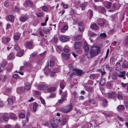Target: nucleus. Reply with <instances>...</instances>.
I'll return each instance as SVG.
<instances>
[{
  "label": "nucleus",
  "mask_w": 128,
  "mask_h": 128,
  "mask_svg": "<svg viewBox=\"0 0 128 128\" xmlns=\"http://www.w3.org/2000/svg\"><path fill=\"white\" fill-rule=\"evenodd\" d=\"M100 48L98 46H92L90 49V56H88L89 54H87L86 55L88 58L95 56L98 54L100 52Z\"/></svg>",
  "instance_id": "1"
},
{
  "label": "nucleus",
  "mask_w": 128,
  "mask_h": 128,
  "mask_svg": "<svg viewBox=\"0 0 128 128\" xmlns=\"http://www.w3.org/2000/svg\"><path fill=\"white\" fill-rule=\"evenodd\" d=\"M72 108V104L71 103L70 105L60 108V111L64 113H67L70 111Z\"/></svg>",
  "instance_id": "2"
},
{
  "label": "nucleus",
  "mask_w": 128,
  "mask_h": 128,
  "mask_svg": "<svg viewBox=\"0 0 128 128\" xmlns=\"http://www.w3.org/2000/svg\"><path fill=\"white\" fill-rule=\"evenodd\" d=\"M61 120L59 119H57L56 121H55L54 122H52L51 123V126L52 128H57L58 127V125L57 123H58V122H60Z\"/></svg>",
  "instance_id": "3"
},
{
  "label": "nucleus",
  "mask_w": 128,
  "mask_h": 128,
  "mask_svg": "<svg viewBox=\"0 0 128 128\" xmlns=\"http://www.w3.org/2000/svg\"><path fill=\"white\" fill-rule=\"evenodd\" d=\"M59 40L62 42H65L68 41L69 38H68L65 36H61L59 38Z\"/></svg>",
  "instance_id": "4"
},
{
  "label": "nucleus",
  "mask_w": 128,
  "mask_h": 128,
  "mask_svg": "<svg viewBox=\"0 0 128 128\" xmlns=\"http://www.w3.org/2000/svg\"><path fill=\"white\" fill-rule=\"evenodd\" d=\"M66 95V93L62 95L61 98L58 100V102L59 103H61L64 100H66V98L65 97Z\"/></svg>",
  "instance_id": "5"
},
{
  "label": "nucleus",
  "mask_w": 128,
  "mask_h": 128,
  "mask_svg": "<svg viewBox=\"0 0 128 128\" xmlns=\"http://www.w3.org/2000/svg\"><path fill=\"white\" fill-rule=\"evenodd\" d=\"M79 30L80 32H82L83 31L84 28V26L83 23L82 22H80L78 24Z\"/></svg>",
  "instance_id": "6"
},
{
  "label": "nucleus",
  "mask_w": 128,
  "mask_h": 128,
  "mask_svg": "<svg viewBox=\"0 0 128 128\" xmlns=\"http://www.w3.org/2000/svg\"><path fill=\"white\" fill-rule=\"evenodd\" d=\"M81 46V43L80 42H76L74 43V46L76 49L80 48Z\"/></svg>",
  "instance_id": "7"
},
{
  "label": "nucleus",
  "mask_w": 128,
  "mask_h": 128,
  "mask_svg": "<svg viewBox=\"0 0 128 128\" xmlns=\"http://www.w3.org/2000/svg\"><path fill=\"white\" fill-rule=\"evenodd\" d=\"M85 51L88 52L89 50L88 46L86 43V42H84V45L83 47Z\"/></svg>",
  "instance_id": "8"
},
{
  "label": "nucleus",
  "mask_w": 128,
  "mask_h": 128,
  "mask_svg": "<svg viewBox=\"0 0 128 128\" xmlns=\"http://www.w3.org/2000/svg\"><path fill=\"white\" fill-rule=\"evenodd\" d=\"M62 56L63 58L65 59H68L70 56V54H66L64 53H62Z\"/></svg>",
  "instance_id": "9"
},
{
  "label": "nucleus",
  "mask_w": 128,
  "mask_h": 128,
  "mask_svg": "<svg viewBox=\"0 0 128 128\" xmlns=\"http://www.w3.org/2000/svg\"><path fill=\"white\" fill-rule=\"evenodd\" d=\"M74 71H75L76 72L77 74L78 75H81L83 73V72L82 71L76 69H74Z\"/></svg>",
  "instance_id": "10"
},
{
  "label": "nucleus",
  "mask_w": 128,
  "mask_h": 128,
  "mask_svg": "<svg viewBox=\"0 0 128 128\" xmlns=\"http://www.w3.org/2000/svg\"><path fill=\"white\" fill-rule=\"evenodd\" d=\"M91 27L92 29L95 30H97L98 28V26L96 24L94 23L91 24Z\"/></svg>",
  "instance_id": "11"
},
{
  "label": "nucleus",
  "mask_w": 128,
  "mask_h": 128,
  "mask_svg": "<svg viewBox=\"0 0 128 128\" xmlns=\"http://www.w3.org/2000/svg\"><path fill=\"white\" fill-rule=\"evenodd\" d=\"M10 40V39L7 37H3L2 38V42H8Z\"/></svg>",
  "instance_id": "12"
},
{
  "label": "nucleus",
  "mask_w": 128,
  "mask_h": 128,
  "mask_svg": "<svg viewBox=\"0 0 128 128\" xmlns=\"http://www.w3.org/2000/svg\"><path fill=\"white\" fill-rule=\"evenodd\" d=\"M125 72L124 71L120 72L119 73V74L118 76L119 77H123L125 76Z\"/></svg>",
  "instance_id": "13"
},
{
  "label": "nucleus",
  "mask_w": 128,
  "mask_h": 128,
  "mask_svg": "<svg viewBox=\"0 0 128 128\" xmlns=\"http://www.w3.org/2000/svg\"><path fill=\"white\" fill-rule=\"evenodd\" d=\"M117 97L118 99L119 100H123V94L121 92L119 93L118 94Z\"/></svg>",
  "instance_id": "14"
},
{
  "label": "nucleus",
  "mask_w": 128,
  "mask_h": 128,
  "mask_svg": "<svg viewBox=\"0 0 128 128\" xmlns=\"http://www.w3.org/2000/svg\"><path fill=\"white\" fill-rule=\"evenodd\" d=\"M122 66L124 68H128V63L126 61H124L123 62L122 64Z\"/></svg>",
  "instance_id": "15"
},
{
  "label": "nucleus",
  "mask_w": 128,
  "mask_h": 128,
  "mask_svg": "<svg viewBox=\"0 0 128 128\" xmlns=\"http://www.w3.org/2000/svg\"><path fill=\"white\" fill-rule=\"evenodd\" d=\"M115 96L114 93L112 92H110L108 93V97L110 98H113Z\"/></svg>",
  "instance_id": "16"
},
{
  "label": "nucleus",
  "mask_w": 128,
  "mask_h": 128,
  "mask_svg": "<svg viewBox=\"0 0 128 128\" xmlns=\"http://www.w3.org/2000/svg\"><path fill=\"white\" fill-rule=\"evenodd\" d=\"M68 26L66 25H65L61 29V31L62 32H65L68 30Z\"/></svg>",
  "instance_id": "17"
},
{
  "label": "nucleus",
  "mask_w": 128,
  "mask_h": 128,
  "mask_svg": "<svg viewBox=\"0 0 128 128\" xmlns=\"http://www.w3.org/2000/svg\"><path fill=\"white\" fill-rule=\"evenodd\" d=\"M8 19L10 21H13L14 20V17L12 15H9L8 17Z\"/></svg>",
  "instance_id": "18"
},
{
  "label": "nucleus",
  "mask_w": 128,
  "mask_h": 128,
  "mask_svg": "<svg viewBox=\"0 0 128 128\" xmlns=\"http://www.w3.org/2000/svg\"><path fill=\"white\" fill-rule=\"evenodd\" d=\"M26 47L28 48H32V43L31 42H28L26 43Z\"/></svg>",
  "instance_id": "19"
},
{
  "label": "nucleus",
  "mask_w": 128,
  "mask_h": 128,
  "mask_svg": "<svg viewBox=\"0 0 128 128\" xmlns=\"http://www.w3.org/2000/svg\"><path fill=\"white\" fill-rule=\"evenodd\" d=\"M39 88L41 90H44L47 88V87L46 86L42 85L39 86Z\"/></svg>",
  "instance_id": "20"
},
{
  "label": "nucleus",
  "mask_w": 128,
  "mask_h": 128,
  "mask_svg": "<svg viewBox=\"0 0 128 128\" xmlns=\"http://www.w3.org/2000/svg\"><path fill=\"white\" fill-rule=\"evenodd\" d=\"M31 86L30 84L27 83L26 84L25 86V89L27 90H29L31 88Z\"/></svg>",
  "instance_id": "21"
},
{
  "label": "nucleus",
  "mask_w": 128,
  "mask_h": 128,
  "mask_svg": "<svg viewBox=\"0 0 128 128\" xmlns=\"http://www.w3.org/2000/svg\"><path fill=\"white\" fill-rule=\"evenodd\" d=\"M15 58L14 56L12 54H10L8 56V58L10 60H12Z\"/></svg>",
  "instance_id": "22"
},
{
  "label": "nucleus",
  "mask_w": 128,
  "mask_h": 128,
  "mask_svg": "<svg viewBox=\"0 0 128 128\" xmlns=\"http://www.w3.org/2000/svg\"><path fill=\"white\" fill-rule=\"evenodd\" d=\"M56 90V88L52 87L48 88V92H53L55 91Z\"/></svg>",
  "instance_id": "23"
},
{
  "label": "nucleus",
  "mask_w": 128,
  "mask_h": 128,
  "mask_svg": "<svg viewBox=\"0 0 128 128\" xmlns=\"http://www.w3.org/2000/svg\"><path fill=\"white\" fill-rule=\"evenodd\" d=\"M82 36L80 35H78L76 36L74 38V39L76 40H78L82 39Z\"/></svg>",
  "instance_id": "24"
},
{
  "label": "nucleus",
  "mask_w": 128,
  "mask_h": 128,
  "mask_svg": "<svg viewBox=\"0 0 128 128\" xmlns=\"http://www.w3.org/2000/svg\"><path fill=\"white\" fill-rule=\"evenodd\" d=\"M43 30L45 33L48 34L49 33L50 30L46 28H44Z\"/></svg>",
  "instance_id": "25"
},
{
  "label": "nucleus",
  "mask_w": 128,
  "mask_h": 128,
  "mask_svg": "<svg viewBox=\"0 0 128 128\" xmlns=\"http://www.w3.org/2000/svg\"><path fill=\"white\" fill-rule=\"evenodd\" d=\"M26 4L28 6H32V3L30 0H28L26 2Z\"/></svg>",
  "instance_id": "26"
},
{
  "label": "nucleus",
  "mask_w": 128,
  "mask_h": 128,
  "mask_svg": "<svg viewBox=\"0 0 128 128\" xmlns=\"http://www.w3.org/2000/svg\"><path fill=\"white\" fill-rule=\"evenodd\" d=\"M8 105H10L12 104L13 101L12 100L11 98H9L8 99Z\"/></svg>",
  "instance_id": "27"
},
{
  "label": "nucleus",
  "mask_w": 128,
  "mask_h": 128,
  "mask_svg": "<svg viewBox=\"0 0 128 128\" xmlns=\"http://www.w3.org/2000/svg\"><path fill=\"white\" fill-rule=\"evenodd\" d=\"M37 106V104L36 103H34V104L33 107V110L34 112H36V110Z\"/></svg>",
  "instance_id": "28"
},
{
  "label": "nucleus",
  "mask_w": 128,
  "mask_h": 128,
  "mask_svg": "<svg viewBox=\"0 0 128 128\" xmlns=\"http://www.w3.org/2000/svg\"><path fill=\"white\" fill-rule=\"evenodd\" d=\"M24 51L22 50L20 51L17 54V56H18L20 57H21L24 54Z\"/></svg>",
  "instance_id": "29"
},
{
  "label": "nucleus",
  "mask_w": 128,
  "mask_h": 128,
  "mask_svg": "<svg viewBox=\"0 0 128 128\" xmlns=\"http://www.w3.org/2000/svg\"><path fill=\"white\" fill-rule=\"evenodd\" d=\"M111 3L110 2H108V4L106 5V7L108 9L110 8L111 6Z\"/></svg>",
  "instance_id": "30"
},
{
  "label": "nucleus",
  "mask_w": 128,
  "mask_h": 128,
  "mask_svg": "<svg viewBox=\"0 0 128 128\" xmlns=\"http://www.w3.org/2000/svg\"><path fill=\"white\" fill-rule=\"evenodd\" d=\"M117 108L119 110H122L124 109V107L123 105H120L118 106Z\"/></svg>",
  "instance_id": "31"
},
{
  "label": "nucleus",
  "mask_w": 128,
  "mask_h": 128,
  "mask_svg": "<svg viewBox=\"0 0 128 128\" xmlns=\"http://www.w3.org/2000/svg\"><path fill=\"white\" fill-rule=\"evenodd\" d=\"M27 18L25 17H22L20 18V20L21 22H24L26 20Z\"/></svg>",
  "instance_id": "32"
},
{
  "label": "nucleus",
  "mask_w": 128,
  "mask_h": 128,
  "mask_svg": "<svg viewBox=\"0 0 128 128\" xmlns=\"http://www.w3.org/2000/svg\"><path fill=\"white\" fill-rule=\"evenodd\" d=\"M100 84L101 85H104L105 84V80L104 79L100 81Z\"/></svg>",
  "instance_id": "33"
},
{
  "label": "nucleus",
  "mask_w": 128,
  "mask_h": 128,
  "mask_svg": "<svg viewBox=\"0 0 128 128\" xmlns=\"http://www.w3.org/2000/svg\"><path fill=\"white\" fill-rule=\"evenodd\" d=\"M19 116V118H24L25 117V115L24 114L21 113L20 114Z\"/></svg>",
  "instance_id": "34"
},
{
  "label": "nucleus",
  "mask_w": 128,
  "mask_h": 128,
  "mask_svg": "<svg viewBox=\"0 0 128 128\" xmlns=\"http://www.w3.org/2000/svg\"><path fill=\"white\" fill-rule=\"evenodd\" d=\"M106 68L108 69L109 70L111 71L112 70H113L112 68L111 67H110V66L109 65H108V64H106Z\"/></svg>",
  "instance_id": "35"
},
{
  "label": "nucleus",
  "mask_w": 128,
  "mask_h": 128,
  "mask_svg": "<svg viewBox=\"0 0 128 128\" xmlns=\"http://www.w3.org/2000/svg\"><path fill=\"white\" fill-rule=\"evenodd\" d=\"M66 118H64L62 121L61 124L62 125H64L66 124Z\"/></svg>",
  "instance_id": "36"
},
{
  "label": "nucleus",
  "mask_w": 128,
  "mask_h": 128,
  "mask_svg": "<svg viewBox=\"0 0 128 128\" xmlns=\"http://www.w3.org/2000/svg\"><path fill=\"white\" fill-rule=\"evenodd\" d=\"M42 9L44 11H47L48 9L47 6H44L42 7Z\"/></svg>",
  "instance_id": "37"
},
{
  "label": "nucleus",
  "mask_w": 128,
  "mask_h": 128,
  "mask_svg": "<svg viewBox=\"0 0 128 128\" xmlns=\"http://www.w3.org/2000/svg\"><path fill=\"white\" fill-rule=\"evenodd\" d=\"M12 77L16 79H17L19 78V77L18 76V74H14L13 75Z\"/></svg>",
  "instance_id": "38"
},
{
  "label": "nucleus",
  "mask_w": 128,
  "mask_h": 128,
  "mask_svg": "<svg viewBox=\"0 0 128 128\" xmlns=\"http://www.w3.org/2000/svg\"><path fill=\"white\" fill-rule=\"evenodd\" d=\"M55 96L56 94H52L50 95L48 97L49 98H53L55 97Z\"/></svg>",
  "instance_id": "39"
},
{
  "label": "nucleus",
  "mask_w": 128,
  "mask_h": 128,
  "mask_svg": "<svg viewBox=\"0 0 128 128\" xmlns=\"http://www.w3.org/2000/svg\"><path fill=\"white\" fill-rule=\"evenodd\" d=\"M85 7L86 6L84 4H82L80 6V7L81 8L82 10H84L85 9Z\"/></svg>",
  "instance_id": "40"
},
{
  "label": "nucleus",
  "mask_w": 128,
  "mask_h": 128,
  "mask_svg": "<svg viewBox=\"0 0 128 128\" xmlns=\"http://www.w3.org/2000/svg\"><path fill=\"white\" fill-rule=\"evenodd\" d=\"M40 98L42 103L44 104H45V102L44 100L41 97H40Z\"/></svg>",
  "instance_id": "41"
},
{
  "label": "nucleus",
  "mask_w": 128,
  "mask_h": 128,
  "mask_svg": "<svg viewBox=\"0 0 128 128\" xmlns=\"http://www.w3.org/2000/svg\"><path fill=\"white\" fill-rule=\"evenodd\" d=\"M89 103H92V104H95V101L94 99H92L91 100H89Z\"/></svg>",
  "instance_id": "42"
},
{
  "label": "nucleus",
  "mask_w": 128,
  "mask_h": 128,
  "mask_svg": "<svg viewBox=\"0 0 128 128\" xmlns=\"http://www.w3.org/2000/svg\"><path fill=\"white\" fill-rule=\"evenodd\" d=\"M14 39L16 40H18L20 38V36L17 35H15L14 36Z\"/></svg>",
  "instance_id": "43"
},
{
  "label": "nucleus",
  "mask_w": 128,
  "mask_h": 128,
  "mask_svg": "<svg viewBox=\"0 0 128 128\" xmlns=\"http://www.w3.org/2000/svg\"><path fill=\"white\" fill-rule=\"evenodd\" d=\"M117 74H116L112 75V77L113 79H116L117 78Z\"/></svg>",
  "instance_id": "44"
},
{
  "label": "nucleus",
  "mask_w": 128,
  "mask_h": 128,
  "mask_svg": "<svg viewBox=\"0 0 128 128\" xmlns=\"http://www.w3.org/2000/svg\"><path fill=\"white\" fill-rule=\"evenodd\" d=\"M106 35L104 33L100 35V36L102 38H104L106 37Z\"/></svg>",
  "instance_id": "45"
},
{
  "label": "nucleus",
  "mask_w": 128,
  "mask_h": 128,
  "mask_svg": "<svg viewBox=\"0 0 128 128\" xmlns=\"http://www.w3.org/2000/svg\"><path fill=\"white\" fill-rule=\"evenodd\" d=\"M54 62L52 60H50V66H52L54 64Z\"/></svg>",
  "instance_id": "46"
},
{
  "label": "nucleus",
  "mask_w": 128,
  "mask_h": 128,
  "mask_svg": "<svg viewBox=\"0 0 128 128\" xmlns=\"http://www.w3.org/2000/svg\"><path fill=\"white\" fill-rule=\"evenodd\" d=\"M12 90V88H6V90L7 92H10Z\"/></svg>",
  "instance_id": "47"
},
{
  "label": "nucleus",
  "mask_w": 128,
  "mask_h": 128,
  "mask_svg": "<svg viewBox=\"0 0 128 128\" xmlns=\"http://www.w3.org/2000/svg\"><path fill=\"white\" fill-rule=\"evenodd\" d=\"M18 89L21 92H24V88L23 87H20Z\"/></svg>",
  "instance_id": "48"
},
{
  "label": "nucleus",
  "mask_w": 128,
  "mask_h": 128,
  "mask_svg": "<svg viewBox=\"0 0 128 128\" xmlns=\"http://www.w3.org/2000/svg\"><path fill=\"white\" fill-rule=\"evenodd\" d=\"M15 48L16 50H18L20 49V48L17 45H15Z\"/></svg>",
  "instance_id": "49"
},
{
  "label": "nucleus",
  "mask_w": 128,
  "mask_h": 128,
  "mask_svg": "<svg viewBox=\"0 0 128 128\" xmlns=\"http://www.w3.org/2000/svg\"><path fill=\"white\" fill-rule=\"evenodd\" d=\"M124 42L126 44H128V36L126 38L124 41Z\"/></svg>",
  "instance_id": "50"
},
{
  "label": "nucleus",
  "mask_w": 128,
  "mask_h": 128,
  "mask_svg": "<svg viewBox=\"0 0 128 128\" xmlns=\"http://www.w3.org/2000/svg\"><path fill=\"white\" fill-rule=\"evenodd\" d=\"M3 118L4 120L5 121H7L8 120V118L6 116H4L3 117Z\"/></svg>",
  "instance_id": "51"
},
{
  "label": "nucleus",
  "mask_w": 128,
  "mask_h": 128,
  "mask_svg": "<svg viewBox=\"0 0 128 128\" xmlns=\"http://www.w3.org/2000/svg\"><path fill=\"white\" fill-rule=\"evenodd\" d=\"M36 14L37 15L38 17H40L42 16L43 14L42 13H39L38 14Z\"/></svg>",
  "instance_id": "52"
},
{
  "label": "nucleus",
  "mask_w": 128,
  "mask_h": 128,
  "mask_svg": "<svg viewBox=\"0 0 128 128\" xmlns=\"http://www.w3.org/2000/svg\"><path fill=\"white\" fill-rule=\"evenodd\" d=\"M107 101L106 100H104L103 102V104L104 106H105L106 105Z\"/></svg>",
  "instance_id": "53"
},
{
  "label": "nucleus",
  "mask_w": 128,
  "mask_h": 128,
  "mask_svg": "<svg viewBox=\"0 0 128 128\" xmlns=\"http://www.w3.org/2000/svg\"><path fill=\"white\" fill-rule=\"evenodd\" d=\"M64 51L65 52L67 53L69 52V50L68 49H66L65 48H64Z\"/></svg>",
  "instance_id": "54"
},
{
  "label": "nucleus",
  "mask_w": 128,
  "mask_h": 128,
  "mask_svg": "<svg viewBox=\"0 0 128 128\" xmlns=\"http://www.w3.org/2000/svg\"><path fill=\"white\" fill-rule=\"evenodd\" d=\"M121 85L123 87H125L126 86H128V84L127 83L124 84L123 83H122Z\"/></svg>",
  "instance_id": "55"
},
{
  "label": "nucleus",
  "mask_w": 128,
  "mask_h": 128,
  "mask_svg": "<svg viewBox=\"0 0 128 128\" xmlns=\"http://www.w3.org/2000/svg\"><path fill=\"white\" fill-rule=\"evenodd\" d=\"M62 4L63 7L65 8H67L68 7V6L67 5L65 4L62 3Z\"/></svg>",
  "instance_id": "56"
},
{
  "label": "nucleus",
  "mask_w": 128,
  "mask_h": 128,
  "mask_svg": "<svg viewBox=\"0 0 128 128\" xmlns=\"http://www.w3.org/2000/svg\"><path fill=\"white\" fill-rule=\"evenodd\" d=\"M60 86L62 89H63L64 88V85L62 84V83L60 84Z\"/></svg>",
  "instance_id": "57"
},
{
  "label": "nucleus",
  "mask_w": 128,
  "mask_h": 128,
  "mask_svg": "<svg viewBox=\"0 0 128 128\" xmlns=\"http://www.w3.org/2000/svg\"><path fill=\"white\" fill-rule=\"evenodd\" d=\"M105 11V9L104 8H102L100 10V12L102 13L104 12Z\"/></svg>",
  "instance_id": "58"
},
{
  "label": "nucleus",
  "mask_w": 128,
  "mask_h": 128,
  "mask_svg": "<svg viewBox=\"0 0 128 128\" xmlns=\"http://www.w3.org/2000/svg\"><path fill=\"white\" fill-rule=\"evenodd\" d=\"M110 64H113V62H114V61L113 60V58H111L110 59Z\"/></svg>",
  "instance_id": "59"
},
{
  "label": "nucleus",
  "mask_w": 128,
  "mask_h": 128,
  "mask_svg": "<svg viewBox=\"0 0 128 128\" xmlns=\"http://www.w3.org/2000/svg\"><path fill=\"white\" fill-rule=\"evenodd\" d=\"M90 78L91 79H94V74H92L90 76Z\"/></svg>",
  "instance_id": "60"
},
{
  "label": "nucleus",
  "mask_w": 128,
  "mask_h": 128,
  "mask_svg": "<svg viewBox=\"0 0 128 128\" xmlns=\"http://www.w3.org/2000/svg\"><path fill=\"white\" fill-rule=\"evenodd\" d=\"M125 104L126 108L128 109V102H126Z\"/></svg>",
  "instance_id": "61"
},
{
  "label": "nucleus",
  "mask_w": 128,
  "mask_h": 128,
  "mask_svg": "<svg viewBox=\"0 0 128 128\" xmlns=\"http://www.w3.org/2000/svg\"><path fill=\"white\" fill-rule=\"evenodd\" d=\"M34 100V99L33 98H31L30 99V100H29L28 102H30Z\"/></svg>",
  "instance_id": "62"
},
{
  "label": "nucleus",
  "mask_w": 128,
  "mask_h": 128,
  "mask_svg": "<svg viewBox=\"0 0 128 128\" xmlns=\"http://www.w3.org/2000/svg\"><path fill=\"white\" fill-rule=\"evenodd\" d=\"M4 5L6 7H8L9 6V4L7 2H5Z\"/></svg>",
  "instance_id": "63"
},
{
  "label": "nucleus",
  "mask_w": 128,
  "mask_h": 128,
  "mask_svg": "<svg viewBox=\"0 0 128 128\" xmlns=\"http://www.w3.org/2000/svg\"><path fill=\"white\" fill-rule=\"evenodd\" d=\"M117 118L119 120L121 121L122 122L123 121V120L122 119V118L120 117L119 116H118Z\"/></svg>",
  "instance_id": "64"
}]
</instances>
